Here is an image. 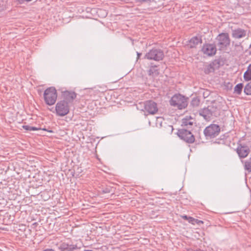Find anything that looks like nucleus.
I'll list each match as a JSON object with an SVG mask.
<instances>
[{
	"mask_svg": "<svg viewBox=\"0 0 251 251\" xmlns=\"http://www.w3.org/2000/svg\"><path fill=\"white\" fill-rule=\"evenodd\" d=\"M245 169L249 172H251V157L245 162Z\"/></svg>",
	"mask_w": 251,
	"mask_h": 251,
	"instance_id": "nucleus-24",
	"label": "nucleus"
},
{
	"mask_svg": "<svg viewBox=\"0 0 251 251\" xmlns=\"http://www.w3.org/2000/svg\"><path fill=\"white\" fill-rule=\"evenodd\" d=\"M103 192L104 193H108L110 192V191L108 188H106L105 190H103Z\"/></svg>",
	"mask_w": 251,
	"mask_h": 251,
	"instance_id": "nucleus-32",
	"label": "nucleus"
},
{
	"mask_svg": "<svg viewBox=\"0 0 251 251\" xmlns=\"http://www.w3.org/2000/svg\"><path fill=\"white\" fill-rule=\"evenodd\" d=\"M237 153L240 158H245L247 156L250 150L247 146H241L237 148Z\"/></svg>",
	"mask_w": 251,
	"mask_h": 251,
	"instance_id": "nucleus-12",
	"label": "nucleus"
},
{
	"mask_svg": "<svg viewBox=\"0 0 251 251\" xmlns=\"http://www.w3.org/2000/svg\"><path fill=\"white\" fill-rule=\"evenodd\" d=\"M10 216L9 215L7 214V217Z\"/></svg>",
	"mask_w": 251,
	"mask_h": 251,
	"instance_id": "nucleus-43",
	"label": "nucleus"
},
{
	"mask_svg": "<svg viewBox=\"0 0 251 251\" xmlns=\"http://www.w3.org/2000/svg\"><path fill=\"white\" fill-rule=\"evenodd\" d=\"M68 244H69L68 243L63 242L60 244V245L58 247V249L61 251H67V249H68V247H69Z\"/></svg>",
	"mask_w": 251,
	"mask_h": 251,
	"instance_id": "nucleus-22",
	"label": "nucleus"
},
{
	"mask_svg": "<svg viewBox=\"0 0 251 251\" xmlns=\"http://www.w3.org/2000/svg\"><path fill=\"white\" fill-rule=\"evenodd\" d=\"M251 67V64L249 65V66H248V68H250Z\"/></svg>",
	"mask_w": 251,
	"mask_h": 251,
	"instance_id": "nucleus-37",
	"label": "nucleus"
},
{
	"mask_svg": "<svg viewBox=\"0 0 251 251\" xmlns=\"http://www.w3.org/2000/svg\"><path fill=\"white\" fill-rule=\"evenodd\" d=\"M181 217H182V219L188 221L189 218L190 217L189 216H187V215H184L182 216Z\"/></svg>",
	"mask_w": 251,
	"mask_h": 251,
	"instance_id": "nucleus-31",
	"label": "nucleus"
},
{
	"mask_svg": "<svg viewBox=\"0 0 251 251\" xmlns=\"http://www.w3.org/2000/svg\"><path fill=\"white\" fill-rule=\"evenodd\" d=\"M202 40L201 37L194 36L190 39L188 44V46L190 48H194L199 44H201Z\"/></svg>",
	"mask_w": 251,
	"mask_h": 251,
	"instance_id": "nucleus-13",
	"label": "nucleus"
},
{
	"mask_svg": "<svg viewBox=\"0 0 251 251\" xmlns=\"http://www.w3.org/2000/svg\"><path fill=\"white\" fill-rule=\"evenodd\" d=\"M216 40L217 41V45L221 50H224L230 45V40L227 33L219 34Z\"/></svg>",
	"mask_w": 251,
	"mask_h": 251,
	"instance_id": "nucleus-5",
	"label": "nucleus"
},
{
	"mask_svg": "<svg viewBox=\"0 0 251 251\" xmlns=\"http://www.w3.org/2000/svg\"><path fill=\"white\" fill-rule=\"evenodd\" d=\"M197 221H198V219H196L192 217H190L189 218L188 221L189 222V223L194 225L196 223V222H197Z\"/></svg>",
	"mask_w": 251,
	"mask_h": 251,
	"instance_id": "nucleus-28",
	"label": "nucleus"
},
{
	"mask_svg": "<svg viewBox=\"0 0 251 251\" xmlns=\"http://www.w3.org/2000/svg\"><path fill=\"white\" fill-rule=\"evenodd\" d=\"M11 188L8 187H3L1 193H2L4 195H7V193H9Z\"/></svg>",
	"mask_w": 251,
	"mask_h": 251,
	"instance_id": "nucleus-26",
	"label": "nucleus"
},
{
	"mask_svg": "<svg viewBox=\"0 0 251 251\" xmlns=\"http://www.w3.org/2000/svg\"><path fill=\"white\" fill-rule=\"evenodd\" d=\"M13 220H11L10 218L7 220V221H5V219L4 218L3 220V224L5 225H8L10 224Z\"/></svg>",
	"mask_w": 251,
	"mask_h": 251,
	"instance_id": "nucleus-29",
	"label": "nucleus"
},
{
	"mask_svg": "<svg viewBox=\"0 0 251 251\" xmlns=\"http://www.w3.org/2000/svg\"><path fill=\"white\" fill-rule=\"evenodd\" d=\"M141 54H142L141 53L137 52V60L139 59V58H140V56L141 55Z\"/></svg>",
	"mask_w": 251,
	"mask_h": 251,
	"instance_id": "nucleus-33",
	"label": "nucleus"
},
{
	"mask_svg": "<svg viewBox=\"0 0 251 251\" xmlns=\"http://www.w3.org/2000/svg\"><path fill=\"white\" fill-rule=\"evenodd\" d=\"M241 45V44L240 43H239V44H237L235 45V46L236 47H238V46H240Z\"/></svg>",
	"mask_w": 251,
	"mask_h": 251,
	"instance_id": "nucleus-36",
	"label": "nucleus"
},
{
	"mask_svg": "<svg viewBox=\"0 0 251 251\" xmlns=\"http://www.w3.org/2000/svg\"><path fill=\"white\" fill-rule=\"evenodd\" d=\"M188 98L180 94H175L170 100V104L178 109L182 110L187 107L188 103Z\"/></svg>",
	"mask_w": 251,
	"mask_h": 251,
	"instance_id": "nucleus-2",
	"label": "nucleus"
},
{
	"mask_svg": "<svg viewBox=\"0 0 251 251\" xmlns=\"http://www.w3.org/2000/svg\"><path fill=\"white\" fill-rule=\"evenodd\" d=\"M192 118L190 117H186L183 118L182 120V126H192L193 124V122L192 121Z\"/></svg>",
	"mask_w": 251,
	"mask_h": 251,
	"instance_id": "nucleus-16",
	"label": "nucleus"
},
{
	"mask_svg": "<svg viewBox=\"0 0 251 251\" xmlns=\"http://www.w3.org/2000/svg\"><path fill=\"white\" fill-rule=\"evenodd\" d=\"M69 104L66 100L58 101L55 106L57 114L60 116H64L68 114L70 111Z\"/></svg>",
	"mask_w": 251,
	"mask_h": 251,
	"instance_id": "nucleus-6",
	"label": "nucleus"
},
{
	"mask_svg": "<svg viewBox=\"0 0 251 251\" xmlns=\"http://www.w3.org/2000/svg\"><path fill=\"white\" fill-rule=\"evenodd\" d=\"M200 100L198 98H194L191 101V105L193 107H197L199 105Z\"/></svg>",
	"mask_w": 251,
	"mask_h": 251,
	"instance_id": "nucleus-21",
	"label": "nucleus"
},
{
	"mask_svg": "<svg viewBox=\"0 0 251 251\" xmlns=\"http://www.w3.org/2000/svg\"><path fill=\"white\" fill-rule=\"evenodd\" d=\"M63 97L64 98L63 100H66L69 104L76 98V95L74 92L66 91L64 92Z\"/></svg>",
	"mask_w": 251,
	"mask_h": 251,
	"instance_id": "nucleus-14",
	"label": "nucleus"
},
{
	"mask_svg": "<svg viewBox=\"0 0 251 251\" xmlns=\"http://www.w3.org/2000/svg\"><path fill=\"white\" fill-rule=\"evenodd\" d=\"M43 251H55L52 249H47Z\"/></svg>",
	"mask_w": 251,
	"mask_h": 251,
	"instance_id": "nucleus-34",
	"label": "nucleus"
},
{
	"mask_svg": "<svg viewBox=\"0 0 251 251\" xmlns=\"http://www.w3.org/2000/svg\"><path fill=\"white\" fill-rule=\"evenodd\" d=\"M144 109L149 114L153 115L158 111L157 104L152 100H148L144 103Z\"/></svg>",
	"mask_w": 251,
	"mask_h": 251,
	"instance_id": "nucleus-9",
	"label": "nucleus"
},
{
	"mask_svg": "<svg viewBox=\"0 0 251 251\" xmlns=\"http://www.w3.org/2000/svg\"><path fill=\"white\" fill-rule=\"evenodd\" d=\"M220 131V128L218 125L211 124L204 129L203 133L206 137H209L211 138L217 136Z\"/></svg>",
	"mask_w": 251,
	"mask_h": 251,
	"instance_id": "nucleus-8",
	"label": "nucleus"
},
{
	"mask_svg": "<svg viewBox=\"0 0 251 251\" xmlns=\"http://www.w3.org/2000/svg\"><path fill=\"white\" fill-rule=\"evenodd\" d=\"M68 246L67 251H74L79 249L76 244H71L69 243Z\"/></svg>",
	"mask_w": 251,
	"mask_h": 251,
	"instance_id": "nucleus-25",
	"label": "nucleus"
},
{
	"mask_svg": "<svg viewBox=\"0 0 251 251\" xmlns=\"http://www.w3.org/2000/svg\"><path fill=\"white\" fill-rule=\"evenodd\" d=\"M23 128L27 131H36L40 129V128L35 126H32L29 125H24Z\"/></svg>",
	"mask_w": 251,
	"mask_h": 251,
	"instance_id": "nucleus-20",
	"label": "nucleus"
},
{
	"mask_svg": "<svg viewBox=\"0 0 251 251\" xmlns=\"http://www.w3.org/2000/svg\"><path fill=\"white\" fill-rule=\"evenodd\" d=\"M2 169V168H1V170ZM2 170H4V168H2Z\"/></svg>",
	"mask_w": 251,
	"mask_h": 251,
	"instance_id": "nucleus-41",
	"label": "nucleus"
},
{
	"mask_svg": "<svg viewBox=\"0 0 251 251\" xmlns=\"http://www.w3.org/2000/svg\"><path fill=\"white\" fill-rule=\"evenodd\" d=\"M244 92L246 95H251V82L246 84L244 87Z\"/></svg>",
	"mask_w": 251,
	"mask_h": 251,
	"instance_id": "nucleus-19",
	"label": "nucleus"
},
{
	"mask_svg": "<svg viewBox=\"0 0 251 251\" xmlns=\"http://www.w3.org/2000/svg\"><path fill=\"white\" fill-rule=\"evenodd\" d=\"M201 50L203 54L209 56H211L216 54L217 49L215 45L206 44L203 45Z\"/></svg>",
	"mask_w": 251,
	"mask_h": 251,
	"instance_id": "nucleus-10",
	"label": "nucleus"
},
{
	"mask_svg": "<svg viewBox=\"0 0 251 251\" xmlns=\"http://www.w3.org/2000/svg\"><path fill=\"white\" fill-rule=\"evenodd\" d=\"M177 135L187 143H193L195 140V137L191 132L184 128L179 129L177 131Z\"/></svg>",
	"mask_w": 251,
	"mask_h": 251,
	"instance_id": "nucleus-7",
	"label": "nucleus"
},
{
	"mask_svg": "<svg viewBox=\"0 0 251 251\" xmlns=\"http://www.w3.org/2000/svg\"><path fill=\"white\" fill-rule=\"evenodd\" d=\"M243 77L246 81L251 80V69L250 68H248L247 70L244 73Z\"/></svg>",
	"mask_w": 251,
	"mask_h": 251,
	"instance_id": "nucleus-18",
	"label": "nucleus"
},
{
	"mask_svg": "<svg viewBox=\"0 0 251 251\" xmlns=\"http://www.w3.org/2000/svg\"><path fill=\"white\" fill-rule=\"evenodd\" d=\"M136 2L140 3H147L150 4L154 1V0H136Z\"/></svg>",
	"mask_w": 251,
	"mask_h": 251,
	"instance_id": "nucleus-27",
	"label": "nucleus"
},
{
	"mask_svg": "<svg viewBox=\"0 0 251 251\" xmlns=\"http://www.w3.org/2000/svg\"><path fill=\"white\" fill-rule=\"evenodd\" d=\"M164 54L162 50L159 49L153 48L150 50L145 55L144 58L148 60H153L159 61L163 60Z\"/></svg>",
	"mask_w": 251,
	"mask_h": 251,
	"instance_id": "nucleus-4",
	"label": "nucleus"
},
{
	"mask_svg": "<svg viewBox=\"0 0 251 251\" xmlns=\"http://www.w3.org/2000/svg\"><path fill=\"white\" fill-rule=\"evenodd\" d=\"M249 54H250V55H251V50H250V51H249Z\"/></svg>",
	"mask_w": 251,
	"mask_h": 251,
	"instance_id": "nucleus-38",
	"label": "nucleus"
},
{
	"mask_svg": "<svg viewBox=\"0 0 251 251\" xmlns=\"http://www.w3.org/2000/svg\"><path fill=\"white\" fill-rule=\"evenodd\" d=\"M4 198H2V201H4Z\"/></svg>",
	"mask_w": 251,
	"mask_h": 251,
	"instance_id": "nucleus-42",
	"label": "nucleus"
},
{
	"mask_svg": "<svg viewBox=\"0 0 251 251\" xmlns=\"http://www.w3.org/2000/svg\"><path fill=\"white\" fill-rule=\"evenodd\" d=\"M157 68V66L156 65L151 66L148 70V75L152 76H157L159 74V72Z\"/></svg>",
	"mask_w": 251,
	"mask_h": 251,
	"instance_id": "nucleus-15",
	"label": "nucleus"
},
{
	"mask_svg": "<svg viewBox=\"0 0 251 251\" xmlns=\"http://www.w3.org/2000/svg\"><path fill=\"white\" fill-rule=\"evenodd\" d=\"M32 0H18V1L19 2V3H23L25 1H27V2H29V1H31Z\"/></svg>",
	"mask_w": 251,
	"mask_h": 251,
	"instance_id": "nucleus-30",
	"label": "nucleus"
},
{
	"mask_svg": "<svg viewBox=\"0 0 251 251\" xmlns=\"http://www.w3.org/2000/svg\"><path fill=\"white\" fill-rule=\"evenodd\" d=\"M243 88V84L240 83L237 84L234 88V93L237 95H240L242 93Z\"/></svg>",
	"mask_w": 251,
	"mask_h": 251,
	"instance_id": "nucleus-17",
	"label": "nucleus"
},
{
	"mask_svg": "<svg viewBox=\"0 0 251 251\" xmlns=\"http://www.w3.org/2000/svg\"><path fill=\"white\" fill-rule=\"evenodd\" d=\"M247 31L244 29L237 28L232 29L231 36L235 39H239L244 38L246 36Z\"/></svg>",
	"mask_w": 251,
	"mask_h": 251,
	"instance_id": "nucleus-11",
	"label": "nucleus"
},
{
	"mask_svg": "<svg viewBox=\"0 0 251 251\" xmlns=\"http://www.w3.org/2000/svg\"><path fill=\"white\" fill-rule=\"evenodd\" d=\"M0 229H1V230H4L5 228H3V227H0Z\"/></svg>",
	"mask_w": 251,
	"mask_h": 251,
	"instance_id": "nucleus-39",
	"label": "nucleus"
},
{
	"mask_svg": "<svg viewBox=\"0 0 251 251\" xmlns=\"http://www.w3.org/2000/svg\"><path fill=\"white\" fill-rule=\"evenodd\" d=\"M214 69L213 67L211 64H209L206 65L204 69V72L206 74H208L213 71H214Z\"/></svg>",
	"mask_w": 251,
	"mask_h": 251,
	"instance_id": "nucleus-23",
	"label": "nucleus"
},
{
	"mask_svg": "<svg viewBox=\"0 0 251 251\" xmlns=\"http://www.w3.org/2000/svg\"><path fill=\"white\" fill-rule=\"evenodd\" d=\"M57 97L56 90L53 87L48 88L44 91V100L46 103L49 105H52L55 103Z\"/></svg>",
	"mask_w": 251,
	"mask_h": 251,
	"instance_id": "nucleus-3",
	"label": "nucleus"
},
{
	"mask_svg": "<svg viewBox=\"0 0 251 251\" xmlns=\"http://www.w3.org/2000/svg\"><path fill=\"white\" fill-rule=\"evenodd\" d=\"M49 132H52V131L51 130H49Z\"/></svg>",
	"mask_w": 251,
	"mask_h": 251,
	"instance_id": "nucleus-40",
	"label": "nucleus"
},
{
	"mask_svg": "<svg viewBox=\"0 0 251 251\" xmlns=\"http://www.w3.org/2000/svg\"><path fill=\"white\" fill-rule=\"evenodd\" d=\"M202 223L203 222H202V221L199 220H198L197 222H196V223H197V224H199V223Z\"/></svg>",
	"mask_w": 251,
	"mask_h": 251,
	"instance_id": "nucleus-35",
	"label": "nucleus"
},
{
	"mask_svg": "<svg viewBox=\"0 0 251 251\" xmlns=\"http://www.w3.org/2000/svg\"><path fill=\"white\" fill-rule=\"evenodd\" d=\"M199 115L202 116L206 121H210L220 115L221 111L218 106L212 104L207 107L201 109L199 111Z\"/></svg>",
	"mask_w": 251,
	"mask_h": 251,
	"instance_id": "nucleus-1",
	"label": "nucleus"
}]
</instances>
